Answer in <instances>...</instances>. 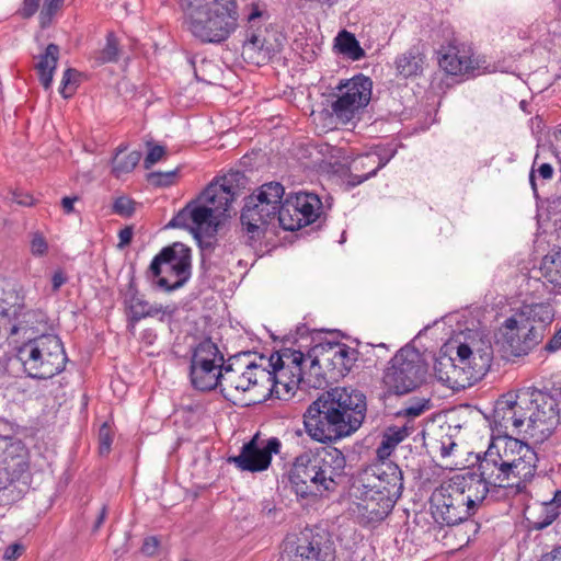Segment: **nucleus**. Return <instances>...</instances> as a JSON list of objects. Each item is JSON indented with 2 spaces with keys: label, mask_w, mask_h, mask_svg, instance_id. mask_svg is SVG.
Here are the masks:
<instances>
[{
  "label": "nucleus",
  "mask_w": 561,
  "mask_h": 561,
  "mask_svg": "<svg viewBox=\"0 0 561 561\" xmlns=\"http://www.w3.org/2000/svg\"><path fill=\"white\" fill-rule=\"evenodd\" d=\"M488 481V499L492 502L508 501L527 491L525 484H520V480H512L510 477L499 479L489 478L484 473Z\"/></svg>",
  "instance_id": "obj_32"
},
{
  "label": "nucleus",
  "mask_w": 561,
  "mask_h": 561,
  "mask_svg": "<svg viewBox=\"0 0 561 561\" xmlns=\"http://www.w3.org/2000/svg\"><path fill=\"white\" fill-rule=\"evenodd\" d=\"M340 356L343 359L344 377L348 375L358 359V351L343 343H339Z\"/></svg>",
  "instance_id": "obj_55"
},
{
  "label": "nucleus",
  "mask_w": 561,
  "mask_h": 561,
  "mask_svg": "<svg viewBox=\"0 0 561 561\" xmlns=\"http://www.w3.org/2000/svg\"><path fill=\"white\" fill-rule=\"evenodd\" d=\"M431 510L434 520L440 526H455L465 523L477 534L480 525L469 517L476 513L468 507L465 497L449 481L443 483L431 496Z\"/></svg>",
  "instance_id": "obj_13"
},
{
  "label": "nucleus",
  "mask_w": 561,
  "mask_h": 561,
  "mask_svg": "<svg viewBox=\"0 0 561 561\" xmlns=\"http://www.w3.org/2000/svg\"><path fill=\"white\" fill-rule=\"evenodd\" d=\"M304 347L308 350L310 346L304 344H299L297 348L283 346L266 359L268 367L272 368V374L275 375L282 388V391L276 390L278 399H290L301 382L304 364L308 359L307 352L302 351Z\"/></svg>",
  "instance_id": "obj_14"
},
{
  "label": "nucleus",
  "mask_w": 561,
  "mask_h": 561,
  "mask_svg": "<svg viewBox=\"0 0 561 561\" xmlns=\"http://www.w3.org/2000/svg\"><path fill=\"white\" fill-rule=\"evenodd\" d=\"M554 174L553 167L548 162H542L539 154H536L529 172V183L535 197H538L537 176L542 180H551Z\"/></svg>",
  "instance_id": "obj_47"
},
{
  "label": "nucleus",
  "mask_w": 561,
  "mask_h": 561,
  "mask_svg": "<svg viewBox=\"0 0 561 561\" xmlns=\"http://www.w3.org/2000/svg\"><path fill=\"white\" fill-rule=\"evenodd\" d=\"M184 23L191 34L203 44H221L238 26L236 0L184 9Z\"/></svg>",
  "instance_id": "obj_5"
},
{
  "label": "nucleus",
  "mask_w": 561,
  "mask_h": 561,
  "mask_svg": "<svg viewBox=\"0 0 561 561\" xmlns=\"http://www.w3.org/2000/svg\"><path fill=\"white\" fill-rule=\"evenodd\" d=\"M540 273L553 287L561 288V251L542 259Z\"/></svg>",
  "instance_id": "obj_45"
},
{
  "label": "nucleus",
  "mask_w": 561,
  "mask_h": 561,
  "mask_svg": "<svg viewBox=\"0 0 561 561\" xmlns=\"http://www.w3.org/2000/svg\"><path fill=\"white\" fill-rule=\"evenodd\" d=\"M67 356L55 323L37 310V380L49 379L61 373Z\"/></svg>",
  "instance_id": "obj_12"
},
{
  "label": "nucleus",
  "mask_w": 561,
  "mask_h": 561,
  "mask_svg": "<svg viewBox=\"0 0 561 561\" xmlns=\"http://www.w3.org/2000/svg\"><path fill=\"white\" fill-rule=\"evenodd\" d=\"M307 358L310 360V366L308 370L304 369L298 389H325L333 385L332 380L328 378V371L325 370L322 357L314 352V345L308 347Z\"/></svg>",
  "instance_id": "obj_29"
},
{
  "label": "nucleus",
  "mask_w": 561,
  "mask_h": 561,
  "mask_svg": "<svg viewBox=\"0 0 561 561\" xmlns=\"http://www.w3.org/2000/svg\"><path fill=\"white\" fill-rule=\"evenodd\" d=\"M259 359L260 363L249 362L245 364L244 376L249 383V390L260 387L276 396V390L282 391V388L275 375L272 374V368L267 365V357L260 355Z\"/></svg>",
  "instance_id": "obj_27"
},
{
  "label": "nucleus",
  "mask_w": 561,
  "mask_h": 561,
  "mask_svg": "<svg viewBox=\"0 0 561 561\" xmlns=\"http://www.w3.org/2000/svg\"><path fill=\"white\" fill-rule=\"evenodd\" d=\"M355 479L358 482L368 484V486L383 492L392 493L396 497L402 495L403 472L393 461H377L362 468Z\"/></svg>",
  "instance_id": "obj_18"
},
{
  "label": "nucleus",
  "mask_w": 561,
  "mask_h": 561,
  "mask_svg": "<svg viewBox=\"0 0 561 561\" xmlns=\"http://www.w3.org/2000/svg\"><path fill=\"white\" fill-rule=\"evenodd\" d=\"M125 305L128 310V321L133 324L147 317H154L162 311L161 306H151L139 295L134 277L129 280L125 293Z\"/></svg>",
  "instance_id": "obj_30"
},
{
  "label": "nucleus",
  "mask_w": 561,
  "mask_h": 561,
  "mask_svg": "<svg viewBox=\"0 0 561 561\" xmlns=\"http://www.w3.org/2000/svg\"><path fill=\"white\" fill-rule=\"evenodd\" d=\"M389 364L385 370L383 382L398 394L411 392L425 381L428 364L414 346L401 347Z\"/></svg>",
  "instance_id": "obj_9"
},
{
  "label": "nucleus",
  "mask_w": 561,
  "mask_h": 561,
  "mask_svg": "<svg viewBox=\"0 0 561 561\" xmlns=\"http://www.w3.org/2000/svg\"><path fill=\"white\" fill-rule=\"evenodd\" d=\"M24 297L14 288H0V319L18 323L23 320L34 321L35 314L24 311Z\"/></svg>",
  "instance_id": "obj_28"
},
{
  "label": "nucleus",
  "mask_w": 561,
  "mask_h": 561,
  "mask_svg": "<svg viewBox=\"0 0 561 561\" xmlns=\"http://www.w3.org/2000/svg\"><path fill=\"white\" fill-rule=\"evenodd\" d=\"M323 423H304L306 432L308 435L319 443H327L329 438L325 434Z\"/></svg>",
  "instance_id": "obj_61"
},
{
  "label": "nucleus",
  "mask_w": 561,
  "mask_h": 561,
  "mask_svg": "<svg viewBox=\"0 0 561 561\" xmlns=\"http://www.w3.org/2000/svg\"><path fill=\"white\" fill-rule=\"evenodd\" d=\"M309 337V328L306 324H300L296 328L295 334L286 335L283 339L284 345L289 343L291 346L299 347V344L301 343V340Z\"/></svg>",
  "instance_id": "obj_60"
},
{
  "label": "nucleus",
  "mask_w": 561,
  "mask_h": 561,
  "mask_svg": "<svg viewBox=\"0 0 561 561\" xmlns=\"http://www.w3.org/2000/svg\"><path fill=\"white\" fill-rule=\"evenodd\" d=\"M192 206L193 204L187 203L178 214L169 221L167 227L170 228H184L191 231L192 225Z\"/></svg>",
  "instance_id": "obj_54"
},
{
  "label": "nucleus",
  "mask_w": 561,
  "mask_h": 561,
  "mask_svg": "<svg viewBox=\"0 0 561 561\" xmlns=\"http://www.w3.org/2000/svg\"><path fill=\"white\" fill-rule=\"evenodd\" d=\"M230 358L229 360H231ZM236 363L228 362L224 366V371L219 382L220 392L227 400L234 397V392H245L249 390V383L245 380L244 371L241 367L236 368Z\"/></svg>",
  "instance_id": "obj_35"
},
{
  "label": "nucleus",
  "mask_w": 561,
  "mask_h": 561,
  "mask_svg": "<svg viewBox=\"0 0 561 561\" xmlns=\"http://www.w3.org/2000/svg\"><path fill=\"white\" fill-rule=\"evenodd\" d=\"M135 205L134 199L123 195L114 199L112 210L121 217L129 218L135 213Z\"/></svg>",
  "instance_id": "obj_56"
},
{
  "label": "nucleus",
  "mask_w": 561,
  "mask_h": 561,
  "mask_svg": "<svg viewBox=\"0 0 561 561\" xmlns=\"http://www.w3.org/2000/svg\"><path fill=\"white\" fill-rule=\"evenodd\" d=\"M59 51L58 45L49 44L45 51L37 56V77L46 90L51 85L54 72L59 59Z\"/></svg>",
  "instance_id": "obj_36"
},
{
  "label": "nucleus",
  "mask_w": 561,
  "mask_h": 561,
  "mask_svg": "<svg viewBox=\"0 0 561 561\" xmlns=\"http://www.w3.org/2000/svg\"><path fill=\"white\" fill-rule=\"evenodd\" d=\"M285 37L278 33H271L261 38L259 35L251 34L244 44V48L257 51L262 60L270 61L283 50Z\"/></svg>",
  "instance_id": "obj_34"
},
{
  "label": "nucleus",
  "mask_w": 561,
  "mask_h": 561,
  "mask_svg": "<svg viewBox=\"0 0 561 561\" xmlns=\"http://www.w3.org/2000/svg\"><path fill=\"white\" fill-rule=\"evenodd\" d=\"M28 450L20 439L0 436V468L4 467L15 481L28 470Z\"/></svg>",
  "instance_id": "obj_24"
},
{
  "label": "nucleus",
  "mask_w": 561,
  "mask_h": 561,
  "mask_svg": "<svg viewBox=\"0 0 561 561\" xmlns=\"http://www.w3.org/2000/svg\"><path fill=\"white\" fill-rule=\"evenodd\" d=\"M280 440L277 437H271L263 447L255 446L254 443H244L240 454L229 456L227 461L236 466L237 469L244 472H263L272 463V457L280 451Z\"/></svg>",
  "instance_id": "obj_19"
},
{
  "label": "nucleus",
  "mask_w": 561,
  "mask_h": 561,
  "mask_svg": "<svg viewBox=\"0 0 561 561\" xmlns=\"http://www.w3.org/2000/svg\"><path fill=\"white\" fill-rule=\"evenodd\" d=\"M167 151L163 146L160 145H152L144 160V168L150 169L154 163L160 161L164 156Z\"/></svg>",
  "instance_id": "obj_58"
},
{
  "label": "nucleus",
  "mask_w": 561,
  "mask_h": 561,
  "mask_svg": "<svg viewBox=\"0 0 561 561\" xmlns=\"http://www.w3.org/2000/svg\"><path fill=\"white\" fill-rule=\"evenodd\" d=\"M561 387L546 392L527 388L502 394L494 403L491 421H552L560 417Z\"/></svg>",
  "instance_id": "obj_3"
},
{
  "label": "nucleus",
  "mask_w": 561,
  "mask_h": 561,
  "mask_svg": "<svg viewBox=\"0 0 561 561\" xmlns=\"http://www.w3.org/2000/svg\"><path fill=\"white\" fill-rule=\"evenodd\" d=\"M518 428V433H523L520 439L527 443L528 446L535 447L536 445L546 442L553 433V427L546 426L547 423H513Z\"/></svg>",
  "instance_id": "obj_41"
},
{
  "label": "nucleus",
  "mask_w": 561,
  "mask_h": 561,
  "mask_svg": "<svg viewBox=\"0 0 561 561\" xmlns=\"http://www.w3.org/2000/svg\"><path fill=\"white\" fill-rule=\"evenodd\" d=\"M334 46L343 56L356 61L365 57V50L362 48L355 35L346 30L339 32L335 37Z\"/></svg>",
  "instance_id": "obj_43"
},
{
  "label": "nucleus",
  "mask_w": 561,
  "mask_h": 561,
  "mask_svg": "<svg viewBox=\"0 0 561 561\" xmlns=\"http://www.w3.org/2000/svg\"><path fill=\"white\" fill-rule=\"evenodd\" d=\"M439 454L443 459L457 457L459 454V446L454 440L450 434H446L439 440Z\"/></svg>",
  "instance_id": "obj_57"
},
{
  "label": "nucleus",
  "mask_w": 561,
  "mask_h": 561,
  "mask_svg": "<svg viewBox=\"0 0 561 561\" xmlns=\"http://www.w3.org/2000/svg\"><path fill=\"white\" fill-rule=\"evenodd\" d=\"M285 194V188L279 182H268L261 185L256 194H252V201H256L259 203H263L270 208L275 207L276 211H279V207L284 202L283 197Z\"/></svg>",
  "instance_id": "obj_42"
},
{
  "label": "nucleus",
  "mask_w": 561,
  "mask_h": 561,
  "mask_svg": "<svg viewBox=\"0 0 561 561\" xmlns=\"http://www.w3.org/2000/svg\"><path fill=\"white\" fill-rule=\"evenodd\" d=\"M413 427H409L408 423L402 426L390 425L381 432V440L376 448L377 461H390L389 457L393 454L397 446L402 443L410 434Z\"/></svg>",
  "instance_id": "obj_31"
},
{
  "label": "nucleus",
  "mask_w": 561,
  "mask_h": 561,
  "mask_svg": "<svg viewBox=\"0 0 561 561\" xmlns=\"http://www.w3.org/2000/svg\"><path fill=\"white\" fill-rule=\"evenodd\" d=\"M337 346L339 342H321L314 344V352L322 357L325 370L328 371V378L332 380V383H336L344 378V367H342L343 359L340 356Z\"/></svg>",
  "instance_id": "obj_33"
},
{
  "label": "nucleus",
  "mask_w": 561,
  "mask_h": 561,
  "mask_svg": "<svg viewBox=\"0 0 561 561\" xmlns=\"http://www.w3.org/2000/svg\"><path fill=\"white\" fill-rule=\"evenodd\" d=\"M352 490L356 500L357 512L366 524L382 522L392 512L399 500L389 491L383 492L373 489L366 483L358 482L355 478Z\"/></svg>",
  "instance_id": "obj_15"
},
{
  "label": "nucleus",
  "mask_w": 561,
  "mask_h": 561,
  "mask_svg": "<svg viewBox=\"0 0 561 561\" xmlns=\"http://www.w3.org/2000/svg\"><path fill=\"white\" fill-rule=\"evenodd\" d=\"M366 396L352 387H335L322 392L304 413V421L323 415L324 421H365Z\"/></svg>",
  "instance_id": "obj_6"
},
{
  "label": "nucleus",
  "mask_w": 561,
  "mask_h": 561,
  "mask_svg": "<svg viewBox=\"0 0 561 561\" xmlns=\"http://www.w3.org/2000/svg\"><path fill=\"white\" fill-rule=\"evenodd\" d=\"M243 178V174L239 171L231 172L221 179V183L216 181L208 184L199 194V199H203V203L214 209L217 218L227 216L230 205L238 193L237 186L233 183L239 182Z\"/></svg>",
  "instance_id": "obj_23"
},
{
  "label": "nucleus",
  "mask_w": 561,
  "mask_h": 561,
  "mask_svg": "<svg viewBox=\"0 0 561 561\" xmlns=\"http://www.w3.org/2000/svg\"><path fill=\"white\" fill-rule=\"evenodd\" d=\"M175 414L183 419H202L205 413V407L198 401L188 400L187 403L182 401L175 409Z\"/></svg>",
  "instance_id": "obj_51"
},
{
  "label": "nucleus",
  "mask_w": 561,
  "mask_h": 561,
  "mask_svg": "<svg viewBox=\"0 0 561 561\" xmlns=\"http://www.w3.org/2000/svg\"><path fill=\"white\" fill-rule=\"evenodd\" d=\"M126 150V145H119L114 158L112 159V174L117 179L123 174L130 173L138 165L142 156L139 150H133L125 153Z\"/></svg>",
  "instance_id": "obj_39"
},
{
  "label": "nucleus",
  "mask_w": 561,
  "mask_h": 561,
  "mask_svg": "<svg viewBox=\"0 0 561 561\" xmlns=\"http://www.w3.org/2000/svg\"><path fill=\"white\" fill-rule=\"evenodd\" d=\"M396 68L398 73L404 78L422 75L425 64V56L417 47H411L405 53L396 58Z\"/></svg>",
  "instance_id": "obj_37"
},
{
  "label": "nucleus",
  "mask_w": 561,
  "mask_h": 561,
  "mask_svg": "<svg viewBox=\"0 0 561 561\" xmlns=\"http://www.w3.org/2000/svg\"><path fill=\"white\" fill-rule=\"evenodd\" d=\"M439 67L450 76L476 77L479 75L480 61L474 57L470 44H450L438 58Z\"/></svg>",
  "instance_id": "obj_21"
},
{
  "label": "nucleus",
  "mask_w": 561,
  "mask_h": 561,
  "mask_svg": "<svg viewBox=\"0 0 561 561\" xmlns=\"http://www.w3.org/2000/svg\"><path fill=\"white\" fill-rule=\"evenodd\" d=\"M179 169L168 172L154 171L147 174V181L156 187H168L175 183Z\"/></svg>",
  "instance_id": "obj_53"
},
{
  "label": "nucleus",
  "mask_w": 561,
  "mask_h": 561,
  "mask_svg": "<svg viewBox=\"0 0 561 561\" xmlns=\"http://www.w3.org/2000/svg\"><path fill=\"white\" fill-rule=\"evenodd\" d=\"M327 221L321 198L312 192L289 193L278 211L279 226L286 231H296L306 226L317 225L320 229Z\"/></svg>",
  "instance_id": "obj_11"
},
{
  "label": "nucleus",
  "mask_w": 561,
  "mask_h": 561,
  "mask_svg": "<svg viewBox=\"0 0 561 561\" xmlns=\"http://www.w3.org/2000/svg\"><path fill=\"white\" fill-rule=\"evenodd\" d=\"M118 39L113 32L106 35L105 46L94 55V61L98 66L116 62L118 60Z\"/></svg>",
  "instance_id": "obj_46"
},
{
  "label": "nucleus",
  "mask_w": 561,
  "mask_h": 561,
  "mask_svg": "<svg viewBox=\"0 0 561 561\" xmlns=\"http://www.w3.org/2000/svg\"><path fill=\"white\" fill-rule=\"evenodd\" d=\"M445 468L466 469V472L455 474L448 481L457 488V491L463 495L468 507L476 513L483 501L488 499V481L484 470L476 463L466 468L463 462L456 460H451Z\"/></svg>",
  "instance_id": "obj_17"
},
{
  "label": "nucleus",
  "mask_w": 561,
  "mask_h": 561,
  "mask_svg": "<svg viewBox=\"0 0 561 561\" xmlns=\"http://www.w3.org/2000/svg\"><path fill=\"white\" fill-rule=\"evenodd\" d=\"M371 94L373 80L363 73L340 80L329 95L331 115L342 124L352 122L369 104Z\"/></svg>",
  "instance_id": "obj_10"
},
{
  "label": "nucleus",
  "mask_w": 561,
  "mask_h": 561,
  "mask_svg": "<svg viewBox=\"0 0 561 561\" xmlns=\"http://www.w3.org/2000/svg\"><path fill=\"white\" fill-rule=\"evenodd\" d=\"M3 197L4 199L23 207H31L35 202L34 196L28 191H25L20 186L8 188Z\"/></svg>",
  "instance_id": "obj_52"
},
{
  "label": "nucleus",
  "mask_w": 561,
  "mask_h": 561,
  "mask_svg": "<svg viewBox=\"0 0 561 561\" xmlns=\"http://www.w3.org/2000/svg\"><path fill=\"white\" fill-rule=\"evenodd\" d=\"M549 211L561 216V179L558 182L556 193L549 199Z\"/></svg>",
  "instance_id": "obj_64"
},
{
  "label": "nucleus",
  "mask_w": 561,
  "mask_h": 561,
  "mask_svg": "<svg viewBox=\"0 0 561 561\" xmlns=\"http://www.w3.org/2000/svg\"><path fill=\"white\" fill-rule=\"evenodd\" d=\"M225 363L224 355L220 353L216 343L210 339H204L192 351L190 363L201 362Z\"/></svg>",
  "instance_id": "obj_44"
},
{
  "label": "nucleus",
  "mask_w": 561,
  "mask_h": 561,
  "mask_svg": "<svg viewBox=\"0 0 561 561\" xmlns=\"http://www.w3.org/2000/svg\"><path fill=\"white\" fill-rule=\"evenodd\" d=\"M10 336L14 343L15 356L13 365L22 370L27 377L35 378V327L34 321L23 320L13 323Z\"/></svg>",
  "instance_id": "obj_20"
},
{
  "label": "nucleus",
  "mask_w": 561,
  "mask_h": 561,
  "mask_svg": "<svg viewBox=\"0 0 561 561\" xmlns=\"http://www.w3.org/2000/svg\"><path fill=\"white\" fill-rule=\"evenodd\" d=\"M69 276L62 267H57L50 275V293L56 294L67 284Z\"/></svg>",
  "instance_id": "obj_59"
},
{
  "label": "nucleus",
  "mask_w": 561,
  "mask_h": 561,
  "mask_svg": "<svg viewBox=\"0 0 561 561\" xmlns=\"http://www.w3.org/2000/svg\"><path fill=\"white\" fill-rule=\"evenodd\" d=\"M559 516L560 511H557L553 504L545 501L529 510L527 520L531 529L542 530L550 526Z\"/></svg>",
  "instance_id": "obj_40"
},
{
  "label": "nucleus",
  "mask_w": 561,
  "mask_h": 561,
  "mask_svg": "<svg viewBox=\"0 0 561 561\" xmlns=\"http://www.w3.org/2000/svg\"><path fill=\"white\" fill-rule=\"evenodd\" d=\"M225 363H190V381L194 389L207 392L219 386Z\"/></svg>",
  "instance_id": "obj_26"
},
{
  "label": "nucleus",
  "mask_w": 561,
  "mask_h": 561,
  "mask_svg": "<svg viewBox=\"0 0 561 561\" xmlns=\"http://www.w3.org/2000/svg\"><path fill=\"white\" fill-rule=\"evenodd\" d=\"M275 209V207L270 208L263 203L252 201L251 195L245 197L240 220L242 229L251 242H257L264 238L267 226L277 219Z\"/></svg>",
  "instance_id": "obj_22"
},
{
  "label": "nucleus",
  "mask_w": 561,
  "mask_h": 561,
  "mask_svg": "<svg viewBox=\"0 0 561 561\" xmlns=\"http://www.w3.org/2000/svg\"><path fill=\"white\" fill-rule=\"evenodd\" d=\"M449 347H442L434 362V375L442 383L453 387L461 374L467 375V379L478 380L490 370L493 360L490 341L480 340L473 345L460 343L456 357L447 353Z\"/></svg>",
  "instance_id": "obj_4"
},
{
  "label": "nucleus",
  "mask_w": 561,
  "mask_h": 561,
  "mask_svg": "<svg viewBox=\"0 0 561 561\" xmlns=\"http://www.w3.org/2000/svg\"><path fill=\"white\" fill-rule=\"evenodd\" d=\"M520 449H516L511 459V470L504 472V478L510 477L512 480H520V484L528 483L534 479L537 471L538 456L533 446H528L520 439Z\"/></svg>",
  "instance_id": "obj_25"
},
{
  "label": "nucleus",
  "mask_w": 561,
  "mask_h": 561,
  "mask_svg": "<svg viewBox=\"0 0 561 561\" xmlns=\"http://www.w3.org/2000/svg\"><path fill=\"white\" fill-rule=\"evenodd\" d=\"M80 77L81 73L73 68H68L64 71L59 88V93L62 98L69 99L76 93V90L80 84Z\"/></svg>",
  "instance_id": "obj_50"
},
{
  "label": "nucleus",
  "mask_w": 561,
  "mask_h": 561,
  "mask_svg": "<svg viewBox=\"0 0 561 561\" xmlns=\"http://www.w3.org/2000/svg\"><path fill=\"white\" fill-rule=\"evenodd\" d=\"M25 548L22 543L14 542L9 545L3 553V559L5 561H15L19 557L23 554Z\"/></svg>",
  "instance_id": "obj_63"
},
{
  "label": "nucleus",
  "mask_w": 561,
  "mask_h": 561,
  "mask_svg": "<svg viewBox=\"0 0 561 561\" xmlns=\"http://www.w3.org/2000/svg\"><path fill=\"white\" fill-rule=\"evenodd\" d=\"M428 401L416 402L411 404L404 409H401L396 413L397 416H407V417H416L422 414V412L427 409Z\"/></svg>",
  "instance_id": "obj_62"
},
{
  "label": "nucleus",
  "mask_w": 561,
  "mask_h": 561,
  "mask_svg": "<svg viewBox=\"0 0 561 561\" xmlns=\"http://www.w3.org/2000/svg\"><path fill=\"white\" fill-rule=\"evenodd\" d=\"M520 439L508 434L492 435L488 449L476 455V465L484 470L489 478H504V472L511 470V459L516 449H520Z\"/></svg>",
  "instance_id": "obj_16"
},
{
  "label": "nucleus",
  "mask_w": 561,
  "mask_h": 561,
  "mask_svg": "<svg viewBox=\"0 0 561 561\" xmlns=\"http://www.w3.org/2000/svg\"><path fill=\"white\" fill-rule=\"evenodd\" d=\"M192 206V225L191 232L195 238H199L201 231L204 227L213 228L216 231L217 224L214 222L216 219V215L214 214V209L210 208L207 204L203 203V199H199V195L191 201Z\"/></svg>",
  "instance_id": "obj_38"
},
{
  "label": "nucleus",
  "mask_w": 561,
  "mask_h": 561,
  "mask_svg": "<svg viewBox=\"0 0 561 561\" xmlns=\"http://www.w3.org/2000/svg\"><path fill=\"white\" fill-rule=\"evenodd\" d=\"M37 0V9L39 8ZM65 5V0H42V8L39 11V25L42 28L50 26L54 19L61 12Z\"/></svg>",
  "instance_id": "obj_48"
},
{
  "label": "nucleus",
  "mask_w": 561,
  "mask_h": 561,
  "mask_svg": "<svg viewBox=\"0 0 561 561\" xmlns=\"http://www.w3.org/2000/svg\"><path fill=\"white\" fill-rule=\"evenodd\" d=\"M278 561H339L333 535L324 527H306L287 536Z\"/></svg>",
  "instance_id": "obj_8"
},
{
  "label": "nucleus",
  "mask_w": 561,
  "mask_h": 561,
  "mask_svg": "<svg viewBox=\"0 0 561 561\" xmlns=\"http://www.w3.org/2000/svg\"><path fill=\"white\" fill-rule=\"evenodd\" d=\"M115 423H102L98 433L99 455L101 457L108 456L115 436Z\"/></svg>",
  "instance_id": "obj_49"
},
{
  "label": "nucleus",
  "mask_w": 561,
  "mask_h": 561,
  "mask_svg": "<svg viewBox=\"0 0 561 561\" xmlns=\"http://www.w3.org/2000/svg\"><path fill=\"white\" fill-rule=\"evenodd\" d=\"M528 288V297L516 314L504 321V339L513 356L526 355L538 345L556 316V293L538 278L529 280Z\"/></svg>",
  "instance_id": "obj_2"
},
{
  "label": "nucleus",
  "mask_w": 561,
  "mask_h": 561,
  "mask_svg": "<svg viewBox=\"0 0 561 561\" xmlns=\"http://www.w3.org/2000/svg\"><path fill=\"white\" fill-rule=\"evenodd\" d=\"M346 458L331 446L308 449L295 457L288 471L298 502L314 503L336 492L345 477Z\"/></svg>",
  "instance_id": "obj_1"
},
{
  "label": "nucleus",
  "mask_w": 561,
  "mask_h": 561,
  "mask_svg": "<svg viewBox=\"0 0 561 561\" xmlns=\"http://www.w3.org/2000/svg\"><path fill=\"white\" fill-rule=\"evenodd\" d=\"M146 276L171 293L183 287L192 276V250L182 242L163 247L149 264Z\"/></svg>",
  "instance_id": "obj_7"
}]
</instances>
